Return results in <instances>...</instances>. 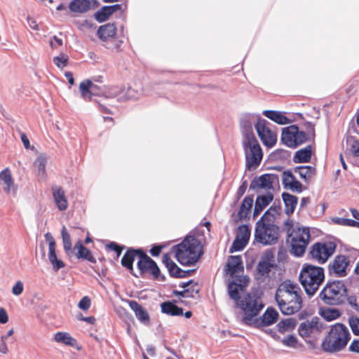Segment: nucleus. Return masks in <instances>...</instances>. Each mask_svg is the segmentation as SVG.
I'll list each match as a JSON object with an SVG mask.
<instances>
[{
  "label": "nucleus",
  "mask_w": 359,
  "mask_h": 359,
  "mask_svg": "<svg viewBox=\"0 0 359 359\" xmlns=\"http://www.w3.org/2000/svg\"><path fill=\"white\" fill-rule=\"evenodd\" d=\"M347 144L351 146V151L354 156L359 157V140L353 137H348L346 140Z\"/></svg>",
  "instance_id": "nucleus-49"
},
{
  "label": "nucleus",
  "mask_w": 359,
  "mask_h": 359,
  "mask_svg": "<svg viewBox=\"0 0 359 359\" xmlns=\"http://www.w3.org/2000/svg\"><path fill=\"white\" fill-rule=\"evenodd\" d=\"M245 152V167L248 170L256 169L262 160L263 153L257 138L242 140Z\"/></svg>",
  "instance_id": "nucleus-7"
},
{
  "label": "nucleus",
  "mask_w": 359,
  "mask_h": 359,
  "mask_svg": "<svg viewBox=\"0 0 359 359\" xmlns=\"http://www.w3.org/2000/svg\"><path fill=\"white\" fill-rule=\"evenodd\" d=\"M46 241L48 243V259L53 266L54 271H57L65 266L64 262L58 259L56 255L55 241L50 233L48 232L44 235Z\"/></svg>",
  "instance_id": "nucleus-17"
},
{
  "label": "nucleus",
  "mask_w": 359,
  "mask_h": 359,
  "mask_svg": "<svg viewBox=\"0 0 359 359\" xmlns=\"http://www.w3.org/2000/svg\"><path fill=\"white\" fill-rule=\"evenodd\" d=\"M278 316V313L273 308H267L264 314L253 323L258 327H266L276 323Z\"/></svg>",
  "instance_id": "nucleus-20"
},
{
  "label": "nucleus",
  "mask_w": 359,
  "mask_h": 359,
  "mask_svg": "<svg viewBox=\"0 0 359 359\" xmlns=\"http://www.w3.org/2000/svg\"><path fill=\"white\" fill-rule=\"evenodd\" d=\"M54 64L60 69H63L67 66L69 57L65 53H61L58 56L53 57Z\"/></svg>",
  "instance_id": "nucleus-47"
},
{
  "label": "nucleus",
  "mask_w": 359,
  "mask_h": 359,
  "mask_svg": "<svg viewBox=\"0 0 359 359\" xmlns=\"http://www.w3.org/2000/svg\"><path fill=\"white\" fill-rule=\"evenodd\" d=\"M52 192L57 208L60 211L66 210L68 202L63 189L60 186H54L52 187Z\"/></svg>",
  "instance_id": "nucleus-26"
},
{
  "label": "nucleus",
  "mask_w": 359,
  "mask_h": 359,
  "mask_svg": "<svg viewBox=\"0 0 359 359\" xmlns=\"http://www.w3.org/2000/svg\"><path fill=\"white\" fill-rule=\"evenodd\" d=\"M97 36L102 41H106L115 37L116 27L114 23H107L99 27L97 32Z\"/></svg>",
  "instance_id": "nucleus-28"
},
{
  "label": "nucleus",
  "mask_w": 359,
  "mask_h": 359,
  "mask_svg": "<svg viewBox=\"0 0 359 359\" xmlns=\"http://www.w3.org/2000/svg\"><path fill=\"white\" fill-rule=\"evenodd\" d=\"M137 268L140 275L145 273H150L154 279H157L161 273L157 264L151 257H149L144 251L137 262Z\"/></svg>",
  "instance_id": "nucleus-13"
},
{
  "label": "nucleus",
  "mask_w": 359,
  "mask_h": 359,
  "mask_svg": "<svg viewBox=\"0 0 359 359\" xmlns=\"http://www.w3.org/2000/svg\"><path fill=\"white\" fill-rule=\"evenodd\" d=\"M296 133H297V126L296 125H290L284 128L281 135L282 142L287 147L293 148Z\"/></svg>",
  "instance_id": "nucleus-31"
},
{
  "label": "nucleus",
  "mask_w": 359,
  "mask_h": 359,
  "mask_svg": "<svg viewBox=\"0 0 359 359\" xmlns=\"http://www.w3.org/2000/svg\"><path fill=\"white\" fill-rule=\"evenodd\" d=\"M142 252L143 250L142 249L128 248L121 261L122 266L126 268L131 274L136 277H138V276L133 273V262L137 256H138L139 259L140 258Z\"/></svg>",
  "instance_id": "nucleus-19"
},
{
  "label": "nucleus",
  "mask_w": 359,
  "mask_h": 359,
  "mask_svg": "<svg viewBox=\"0 0 359 359\" xmlns=\"http://www.w3.org/2000/svg\"><path fill=\"white\" fill-rule=\"evenodd\" d=\"M311 154L312 147L311 145H307L295 152L293 161L296 163H308L311 160Z\"/></svg>",
  "instance_id": "nucleus-35"
},
{
  "label": "nucleus",
  "mask_w": 359,
  "mask_h": 359,
  "mask_svg": "<svg viewBox=\"0 0 359 359\" xmlns=\"http://www.w3.org/2000/svg\"><path fill=\"white\" fill-rule=\"evenodd\" d=\"M75 248L78 249V252L76 254V257L79 259H83L88 260L92 263H95L96 259L93 256L90 250L86 248L81 241H78L75 245Z\"/></svg>",
  "instance_id": "nucleus-40"
},
{
  "label": "nucleus",
  "mask_w": 359,
  "mask_h": 359,
  "mask_svg": "<svg viewBox=\"0 0 359 359\" xmlns=\"http://www.w3.org/2000/svg\"><path fill=\"white\" fill-rule=\"evenodd\" d=\"M236 236L248 242L250 236V230L249 227L245 224L241 225L238 227Z\"/></svg>",
  "instance_id": "nucleus-50"
},
{
  "label": "nucleus",
  "mask_w": 359,
  "mask_h": 359,
  "mask_svg": "<svg viewBox=\"0 0 359 359\" xmlns=\"http://www.w3.org/2000/svg\"><path fill=\"white\" fill-rule=\"evenodd\" d=\"M341 315L339 309L330 308L322 311L321 316L327 321H332L338 318Z\"/></svg>",
  "instance_id": "nucleus-44"
},
{
  "label": "nucleus",
  "mask_w": 359,
  "mask_h": 359,
  "mask_svg": "<svg viewBox=\"0 0 359 359\" xmlns=\"http://www.w3.org/2000/svg\"><path fill=\"white\" fill-rule=\"evenodd\" d=\"M271 210L269 208L256 224L255 237L257 242L264 245H273L277 243L279 237V227L273 224L261 222L264 217Z\"/></svg>",
  "instance_id": "nucleus-6"
},
{
  "label": "nucleus",
  "mask_w": 359,
  "mask_h": 359,
  "mask_svg": "<svg viewBox=\"0 0 359 359\" xmlns=\"http://www.w3.org/2000/svg\"><path fill=\"white\" fill-rule=\"evenodd\" d=\"M309 228H298L288 235L287 241L290 243L291 252L297 257H302L307 248L310 238Z\"/></svg>",
  "instance_id": "nucleus-8"
},
{
  "label": "nucleus",
  "mask_w": 359,
  "mask_h": 359,
  "mask_svg": "<svg viewBox=\"0 0 359 359\" xmlns=\"http://www.w3.org/2000/svg\"><path fill=\"white\" fill-rule=\"evenodd\" d=\"M271 124L266 120L257 119L255 128L263 144L267 147H273L277 142V133L272 130Z\"/></svg>",
  "instance_id": "nucleus-11"
},
{
  "label": "nucleus",
  "mask_w": 359,
  "mask_h": 359,
  "mask_svg": "<svg viewBox=\"0 0 359 359\" xmlns=\"http://www.w3.org/2000/svg\"><path fill=\"white\" fill-rule=\"evenodd\" d=\"M91 7L90 0H72L69 5L72 12L83 13L87 12Z\"/></svg>",
  "instance_id": "nucleus-36"
},
{
  "label": "nucleus",
  "mask_w": 359,
  "mask_h": 359,
  "mask_svg": "<svg viewBox=\"0 0 359 359\" xmlns=\"http://www.w3.org/2000/svg\"><path fill=\"white\" fill-rule=\"evenodd\" d=\"M8 320V316L4 308H0V323L5 324Z\"/></svg>",
  "instance_id": "nucleus-62"
},
{
  "label": "nucleus",
  "mask_w": 359,
  "mask_h": 359,
  "mask_svg": "<svg viewBox=\"0 0 359 359\" xmlns=\"http://www.w3.org/2000/svg\"><path fill=\"white\" fill-rule=\"evenodd\" d=\"M257 119H262V118L250 114H245L241 118L240 126L243 140L256 138L253 133V126L257 122Z\"/></svg>",
  "instance_id": "nucleus-14"
},
{
  "label": "nucleus",
  "mask_w": 359,
  "mask_h": 359,
  "mask_svg": "<svg viewBox=\"0 0 359 359\" xmlns=\"http://www.w3.org/2000/svg\"><path fill=\"white\" fill-rule=\"evenodd\" d=\"M47 158L44 154H39L34 162V166L37 175L42 180L47 177L46 174Z\"/></svg>",
  "instance_id": "nucleus-34"
},
{
  "label": "nucleus",
  "mask_w": 359,
  "mask_h": 359,
  "mask_svg": "<svg viewBox=\"0 0 359 359\" xmlns=\"http://www.w3.org/2000/svg\"><path fill=\"white\" fill-rule=\"evenodd\" d=\"M278 181V177L275 174L265 173L259 177H255L251 181L250 189L258 192L259 189L266 191L273 190V184Z\"/></svg>",
  "instance_id": "nucleus-12"
},
{
  "label": "nucleus",
  "mask_w": 359,
  "mask_h": 359,
  "mask_svg": "<svg viewBox=\"0 0 359 359\" xmlns=\"http://www.w3.org/2000/svg\"><path fill=\"white\" fill-rule=\"evenodd\" d=\"M95 87H97V85L93 83L90 80L82 81L79 85V90L82 98L90 100Z\"/></svg>",
  "instance_id": "nucleus-39"
},
{
  "label": "nucleus",
  "mask_w": 359,
  "mask_h": 359,
  "mask_svg": "<svg viewBox=\"0 0 359 359\" xmlns=\"http://www.w3.org/2000/svg\"><path fill=\"white\" fill-rule=\"evenodd\" d=\"M161 312L168 316H183V309L178 307L175 302H165L161 304Z\"/></svg>",
  "instance_id": "nucleus-37"
},
{
  "label": "nucleus",
  "mask_w": 359,
  "mask_h": 359,
  "mask_svg": "<svg viewBox=\"0 0 359 359\" xmlns=\"http://www.w3.org/2000/svg\"><path fill=\"white\" fill-rule=\"evenodd\" d=\"M62 242L64 249L66 252H68L72 250V241L69 234L68 233L67 229L65 226H63L61 231Z\"/></svg>",
  "instance_id": "nucleus-48"
},
{
  "label": "nucleus",
  "mask_w": 359,
  "mask_h": 359,
  "mask_svg": "<svg viewBox=\"0 0 359 359\" xmlns=\"http://www.w3.org/2000/svg\"><path fill=\"white\" fill-rule=\"evenodd\" d=\"M174 248L177 261L186 266L194 265L203 253L201 242L194 236H187Z\"/></svg>",
  "instance_id": "nucleus-2"
},
{
  "label": "nucleus",
  "mask_w": 359,
  "mask_h": 359,
  "mask_svg": "<svg viewBox=\"0 0 359 359\" xmlns=\"http://www.w3.org/2000/svg\"><path fill=\"white\" fill-rule=\"evenodd\" d=\"M162 262L167 268L171 277L177 278H184V275H181L182 269L172 260L168 254L163 255L162 257Z\"/></svg>",
  "instance_id": "nucleus-29"
},
{
  "label": "nucleus",
  "mask_w": 359,
  "mask_h": 359,
  "mask_svg": "<svg viewBox=\"0 0 359 359\" xmlns=\"http://www.w3.org/2000/svg\"><path fill=\"white\" fill-rule=\"evenodd\" d=\"M282 198L285 204V213L287 215L292 214L297 205L298 198L287 192L282 194Z\"/></svg>",
  "instance_id": "nucleus-33"
},
{
  "label": "nucleus",
  "mask_w": 359,
  "mask_h": 359,
  "mask_svg": "<svg viewBox=\"0 0 359 359\" xmlns=\"http://www.w3.org/2000/svg\"><path fill=\"white\" fill-rule=\"evenodd\" d=\"M319 329L318 319L313 318L311 320H307L302 323L299 326L298 332L302 337L306 338Z\"/></svg>",
  "instance_id": "nucleus-21"
},
{
  "label": "nucleus",
  "mask_w": 359,
  "mask_h": 359,
  "mask_svg": "<svg viewBox=\"0 0 359 359\" xmlns=\"http://www.w3.org/2000/svg\"><path fill=\"white\" fill-rule=\"evenodd\" d=\"M107 248L116 252V257H118L121 255L123 250L125 248V246H121L115 242H110L108 245H107Z\"/></svg>",
  "instance_id": "nucleus-56"
},
{
  "label": "nucleus",
  "mask_w": 359,
  "mask_h": 359,
  "mask_svg": "<svg viewBox=\"0 0 359 359\" xmlns=\"http://www.w3.org/2000/svg\"><path fill=\"white\" fill-rule=\"evenodd\" d=\"M111 14V11L104 6L95 13V18L97 22H102L106 21Z\"/></svg>",
  "instance_id": "nucleus-45"
},
{
  "label": "nucleus",
  "mask_w": 359,
  "mask_h": 359,
  "mask_svg": "<svg viewBox=\"0 0 359 359\" xmlns=\"http://www.w3.org/2000/svg\"><path fill=\"white\" fill-rule=\"evenodd\" d=\"M287 189L297 193H301L303 191L302 183L297 180L296 178L289 184V187Z\"/></svg>",
  "instance_id": "nucleus-55"
},
{
  "label": "nucleus",
  "mask_w": 359,
  "mask_h": 359,
  "mask_svg": "<svg viewBox=\"0 0 359 359\" xmlns=\"http://www.w3.org/2000/svg\"><path fill=\"white\" fill-rule=\"evenodd\" d=\"M336 249V245L332 242L316 243L309 251L311 259L323 264L332 255Z\"/></svg>",
  "instance_id": "nucleus-10"
},
{
  "label": "nucleus",
  "mask_w": 359,
  "mask_h": 359,
  "mask_svg": "<svg viewBox=\"0 0 359 359\" xmlns=\"http://www.w3.org/2000/svg\"><path fill=\"white\" fill-rule=\"evenodd\" d=\"M351 339L346 326L341 323L332 325L328 334L323 339L321 346L325 352L337 353L344 349Z\"/></svg>",
  "instance_id": "nucleus-3"
},
{
  "label": "nucleus",
  "mask_w": 359,
  "mask_h": 359,
  "mask_svg": "<svg viewBox=\"0 0 359 359\" xmlns=\"http://www.w3.org/2000/svg\"><path fill=\"white\" fill-rule=\"evenodd\" d=\"M348 264L349 260L346 256L341 255H337L329 264V273L337 277H344L347 275L346 268Z\"/></svg>",
  "instance_id": "nucleus-15"
},
{
  "label": "nucleus",
  "mask_w": 359,
  "mask_h": 359,
  "mask_svg": "<svg viewBox=\"0 0 359 359\" xmlns=\"http://www.w3.org/2000/svg\"><path fill=\"white\" fill-rule=\"evenodd\" d=\"M333 222L339 225L346 226H356L357 221H355L351 219L346 218H341V217H335L333 219Z\"/></svg>",
  "instance_id": "nucleus-51"
},
{
  "label": "nucleus",
  "mask_w": 359,
  "mask_h": 359,
  "mask_svg": "<svg viewBox=\"0 0 359 359\" xmlns=\"http://www.w3.org/2000/svg\"><path fill=\"white\" fill-rule=\"evenodd\" d=\"M302 292L299 286L290 280H285L276 290L275 299L284 315H292L302 307Z\"/></svg>",
  "instance_id": "nucleus-1"
},
{
  "label": "nucleus",
  "mask_w": 359,
  "mask_h": 359,
  "mask_svg": "<svg viewBox=\"0 0 359 359\" xmlns=\"http://www.w3.org/2000/svg\"><path fill=\"white\" fill-rule=\"evenodd\" d=\"M173 294L175 296H179L182 297H194V294H190V289L187 288L182 291L173 290Z\"/></svg>",
  "instance_id": "nucleus-61"
},
{
  "label": "nucleus",
  "mask_w": 359,
  "mask_h": 359,
  "mask_svg": "<svg viewBox=\"0 0 359 359\" xmlns=\"http://www.w3.org/2000/svg\"><path fill=\"white\" fill-rule=\"evenodd\" d=\"M299 279L306 293L313 296L324 282V269L311 264H304L300 271Z\"/></svg>",
  "instance_id": "nucleus-4"
},
{
  "label": "nucleus",
  "mask_w": 359,
  "mask_h": 359,
  "mask_svg": "<svg viewBox=\"0 0 359 359\" xmlns=\"http://www.w3.org/2000/svg\"><path fill=\"white\" fill-rule=\"evenodd\" d=\"M130 308L133 311L137 320L142 324L148 325L150 323V317L147 311L136 301L128 302Z\"/></svg>",
  "instance_id": "nucleus-25"
},
{
  "label": "nucleus",
  "mask_w": 359,
  "mask_h": 359,
  "mask_svg": "<svg viewBox=\"0 0 359 359\" xmlns=\"http://www.w3.org/2000/svg\"><path fill=\"white\" fill-rule=\"evenodd\" d=\"M294 172L299 174L305 182H309L316 175V170L315 167L311 165L297 166L294 168Z\"/></svg>",
  "instance_id": "nucleus-38"
},
{
  "label": "nucleus",
  "mask_w": 359,
  "mask_h": 359,
  "mask_svg": "<svg viewBox=\"0 0 359 359\" xmlns=\"http://www.w3.org/2000/svg\"><path fill=\"white\" fill-rule=\"evenodd\" d=\"M318 298L327 305H342L346 302L347 286L341 280L328 281L319 293Z\"/></svg>",
  "instance_id": "nucleus-5"
},
{
  "label": "nucleus",
  "mask_w": 359,
  "mask_h": 359,
  "mask_svg": "<svg viewBox=\"0 0 359 359\" xmlns=\"http://www.w3.org/2000/svg\"><path fill=\"white\" fill-rule=\"evenodd\" d=\"M54 339L58 342L74 347L76 344V340L69 333L58 332L55 334Z\"/></svg>",
  "instance_id": "nucleus-43"
},
{
  "label": "nucleus",
  "mask_w": 359,
  "mask_h": 359,
  "mask_svg": "<svg viewBox=\"0 0 359 359\" xmlns=\"http://www.w3.org/2000/svg\"><path fill=\"white\" fill-rule=\"evenodd\" d=\"M244 280H248L245 277H243ZM246 284L244 282V284H242V277L236 278L232 282L229 283L228 285V294L231 299L236 301L237 304L241 301V297L239 294V291H242L245 285Z\"/></svg>",
  "instance_id": "nucleus-24"
},
{
  "label": "nucleus",
  "mask_w": 359,
  "mask_h": 359,
  "mask_svg": "<svg viewBox=\"0 0 359 359\" xmlns=\"http://www.w3.org/2000/svg\"><path fill=\"white\" fill-rule=\"evenodd\" d=\"M23 284L20 280L17 281L15 285L12 288V293L14 295L18 296L21 294L23 292Z\"/></svg>",
  "instance_id": "nucleus-60"
},
{
  "label": "nucleus",
  "mask_w": 359,
  "mask_h": 359,
  "mask_svg": "<svg viewBox=\"0 0 359 359\" xmlns=\"http://www.w3.org/2000/svg\"><path fill=\"white\" fill-rule=\"evenodd\" d=\"M248 242L241 238L240 237L236 236L232 245L230 248V252H238L242 250Z\"/></svg>",
  "instance_id": "nucleus-46"
},
{
  "label": "nucleus",
  "mask_w": 359,
  "mask_h": 359,
  "mask_svg": "<svg viewBox=\"0 0 359 359\" xmlns=\"http://www.w3.org/2000/svg\"><path fill=\"white\" fill-rule=\"evenodd\" d=\"M46 241L48 243V259L53 266L54 271H57L65 266L64 262L58 259L56 255L55 241L50 233L48 232L44 235Z\"/></svg>",
  "instance_id": "nucleus-18"
},
{
  "label": "nucleus",
  "mask_w": 359,
  "mask_h": 359,
  "mask_svg": "<svg viewBox=\"0 0 359 359\" xmlns=\"http://www.w3.org/2000/svg\"><path fill=\"white\" fill-rule=\"evenodd\" d=\"M253 196H247L242 202L238 212V217L242 219L246 218L253 204Z\"/></svg>",
  "instance_id": "nucleus-41"
},
{
  "label": "nucleus",
  "mask_w": 359,
  "mask_h": 359,
  "mask_svg": "<svg viewBox=\"0 0 359 359\" xmlns=\"http://www.w3.org/2000/svg\"><path fill=\"white\" fill-rule=\"evenodd\" d=\"M121 90L116 87L113 86L109 88L108 91L103 92L104 96L107 97H115L119 95Z\"/></svg>",
  "instance_id": "nucleus-58"
},
{
  "label": "nucleus",
  "mask_w": 359,
  "mask_h": 359,
  "mask_svg": "<svg viewBox=\"0 0 359 359\" xmlns=\"http://www.w3.org/2000/svg\"><path fill=\"white\" fill-rule=\"evenodd\" d=\"M297 320L293 318H288L280 320L277 324V327L280 333L292 331L297 325Z\"/></svg>",
  "instance_id": "nucleus-42"
},
{
  "label": "nucleus",
  "mask_w": 359,
  "mask_h": 359,
  "mask_svg": "<svg viewBox=\"0 0 359 359\" xmlns=\"http://www.w3.org/2000/svg\"><path fill=\"white\" fill-rule=\"evenodd\" d=\"M238 305L244 313L243 323L249 325L252 324L253 318L257 316L264 307L259 299L251 294H247Z\"/></svg>",
  "instance_id": "nucleus-9"
},
{
  "label": "nucleus",
  "mask_w": 359,
  "mask_h": 359,
  "mask_svg": "<svg viewBox=\"0 0 359 359\" xmlns=\"http://www.w3.org/2000/svg\"><path fill=\"white\" fill-rule=\"evenodd\" d=\"M90 299L88 296H85L79 301L78 306L81 310L87 311L90 308Z\"/></svg>",
  "instance_id": "nucleus-57"
},
{
  "label": "nucleus",
  "mask_w": 359,
  "mask_h": 359,
  "mask_svg": "<svg viewBox=\"0 0 359 359\" xmlns=\"http://www.w3.org/2000/svg\"><path fill=\"white\" fill-rule=\"evenodd\" d=\"M295 177L290 170H285L283 172L282 183L285 189L289 187V184L294 180Z\"/></svg>",
  "instance_id": "nucleus-53"
},
{
  "label": "nucleus",
  "mask_w": 359,
  "mask_h": 359,
  "mask_svg": "<svg viewBox=\"0 0 359 359\" xmlns=\"http://www.w3.org/2000/svg\"><path fill=\"white\" fill-rule=\"evenodd\" d=\"M349 325L351 328L353 333L355 335L359 336V318H351L349 319Z\"/></svg>",
  "instance_id": "nucleus-54"
},
{
  "label": "nucleus",
  "mask_w": 359,
  "mask_h": 359,
  "mask_svg": "<svg viewBox=\"0 0 359 359\" xmlns=\"http://www.w3.org/2000/svg\"><path fill=\"white\" fill-rule=\"evenodd\" d=\"M349 351L359 353V340H353L349 346Z\"/></svg>",
  "instance_id": "nucleus-63"
},
{
  "label": "nucleus",
  "mask_w": 359,
  "mask_h": 359,
  "mask_svg": "<svg viewBox=\"0 0 359 359\" xmlns=\"http://www.w3.org/2000/svg\"><path fill=\"white\" fill-rule=\"evenodd\" d=\"M0 184H4V191L6 194L13 191V194H16L17 186L14 183L11 172L8 168H6L0 172Z\"/></svg>",
  "instance_id": "nucleus-22"
},
{
  "label": "nucleus",
  "mask_w": 359,
  "mask_h": 359,
  "mask_svg": "<svg viewBox=\"0 0 359 359\" xmlns=\"http://www.w3.org/2000/svg\"><path fill=\"white\" fill-rule=\"evenodd\" d=\"M297 338L293 334H289L281 340L283 345L292 348H295L297 346Z\"/></svg>",
  "instance_id": "nucleus-52"
},
{
  "label": "nucleus",
  "mask_w": 359,
  "mask_h": 359,
  "mask_svg": "<svg viewBox=\"0 0 359 359\" xmlns=\"http://www.w3.org/2000/svg\"><path fill=\"white\" fill-rule=\"evenodd\" d=\"M273 255L271 252H266L261 258L257 266V273L262 276H268L273 268L274 264L271 263Z\"/></svg>",
  "instance_id": "nucleus-23"
},
{
  "label": "nucleus",
  "mask_w": 359,
  "mask_h": 359,
  "mask_svg": "<svg viewBox=\"0 0 359 359\" xmlns=\"http://www.w3.org/2000/svg\"><path fill=\"white\" fill-rule=\"evenodd\" d=\"M227 271L232 277H236V273L243 271V265L242 258L239 255L230 256L229 262L226 264Z\"/></svg>",
  "instance_id": "nucleus-30"
},
{
  "label": "nucleus",
  "mask_w": 359,
  "mask_h": 359,
  "mask_svg": "<svg viewBox=\"0 0 359 359\" xmlns=\"http://www.w3.org/2000/svg\"><path fill=\"white\" fill-rule=\"evenodd\" d=\"M263 115L279 125L290 123L291 121L284 115V113L274 110H264Z\"/></svg>",
  "instance_id": "nucleus-32"
},
{
  "label": "nucleus",
  "mask_w": 359,
  "mask_h": 359,
  "mask_svg": "<svg viewBox=\"0 0 359 359\" xmlns=\"http://www.w3.org/2000/svg\"><path fill=\"white\" fill-rule=\"evenodd\" d=\"M248 187L247 180H243L241 184V186L237 189L236 193V197L237 200H239L245 194Z\"/></svg>",
  "instance_id": "nucleus-59"
},
{
  "label": "nucleus",
  "mask_w": 359,
  "mask_h": 359,
  "mask_svg": "<svg viewBox=\"0 0 359 359\" xmlns=\"http://www.w3.org/2000/svg\"><path fill=\"white\" fill-rule=\"evenodd\" d=\"M304 127L306 132L299 130V127L297 126V133L295 134L294 140V145L293 148H296L310 140L314 142L316 137L315 125L311 122L307 121L304 123Z\"/></svg>",
  "instance_id": "nucleus-16"
},
{
  "label": "nucleus",
  "mask_w": 359,
  "mask_h": 359,
  "mask_svg": "<svg viewBox=\"0 0 359 359\" xmlns=\"http://www.w3.org/2000/svg\"><path fill=\"white\" fill-rule=\"evenodd\" d=\"M162 248L158 245H154L150 250V253L152 256L156 257L158 256L161 252Z\"/></svg>",
  "instance_id": "nucleus-64"
},
{
  "label": "nucleus",
  "mask_w": 359,
  "mask_h": 359,
  "mask_svg": "<svg viewBox=\"0 0 359 359\" xmlns=\"http://www.w3.org/2000/svg\"><path fill=\"white\" fill-rule=\"evenodd\" d=\"M273 199V194L270 191H266L264 195H259L257 197L253 212V216L257 217L261 212L269 205Z\"/></svg>",
  "instance_id": "nucleus-27"
}]
</instances>
